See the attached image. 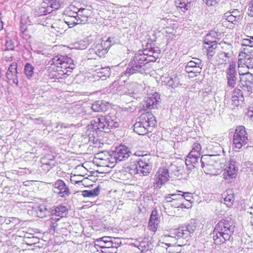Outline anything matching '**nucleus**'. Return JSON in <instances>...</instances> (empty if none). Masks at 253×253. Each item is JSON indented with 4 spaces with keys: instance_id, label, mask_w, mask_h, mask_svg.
<instances>
[{
    "instance_id": "nucleus-20",
    "label": "nucleus",
    "mask_w": 253,
    "mask_h": 253,
    "mask_svg": "<svg viewBox=\"0 0 253 253\" xmlns=\"http://www.w3.org/2000/svg\"><path fill=\"white\" fill-rule=\"evenodd\" d=\"M162 85H167L172 88L177 86L178 83V79L175 76L173 77H169V75L167 73L165 75L162 76L160 78Z\"/></svg>"
},
{
    "instance_id": "nucleus-38",
    "label": "nucleus",
    "mask_w": 253,
    "mask_h": 253,
    "mask_svg": "<svg viewBox=\"0 0 253 253\" xmlns=\"http://www.w3.org/2000/svg\"><path fill=\"white\" fill-rule=\"evenodd\" d=\"M100 193V188L97 186L92 190H84L82 192V195L84 197H95L99 195Z\"/></svg>"
},
{
    "instance_id": "nucleus-11",
    "label": "nucleus",
    "mask_w": 253,
    "mask_h": 253,
    "mask_svg": "<svg viewBox=\"0 0 253 253\" xmlns=\"http://www.w3.org/2000/svg\"><path fill=\"white\" fill-rule=\"evenodd\" d=\"M236 64L230 62L228 68L226 71V79L229 87L233 88L236 86L237 78L235 71Z\"/></svg>"
},
{
    "instance_id": "nucleus-50",
    "label": "nucleus",
    "mask_w": 253,
    "mask_h": 253,
    "mask_svg": "<svg viewBox=\"0 0 253 253\" xmlns=\"http://www.w3.org/2000/svg\"><path fill=\"white\" fill-rule=\"evenodd\" d=\"M181 196H183V200L185 199L188 202H191V200L193 199L191 193L189 192L183 193V194L181 195Z\"/></svg>"
},
{
    "instance_id": "nucleus-16",
    "label": "nucleus",
    "mask_w": 253,
    "mask_h": 253,
    "mask_svg": "<svg viewBox=\"0 0 253 253\" xmlns=\"http://www.w3.org/2000/svg\"><path fill=\"white\" fill-rule=\"evenodd\" d=\"M129 150L125 145H120L112 153L113 157L115 158L116 163L117 161H122L127 159L129 155Z\"/></svg>"
},
{
    "instance_id": "nucleus-52",
    "label": "nucleus",
    "mask_w": 253,
    "mask_h": 253,
    "mask_svg": "<svg viewBox=\"0 0 253 253\" xmlns=\"http://www.w3.org/2000/svg\"><path fill=\"white\" fill-rule=\"evenodd\" d=\"M112 240V238L110 237H103L101 238L97 239L96 241L97 242H99L100 244L101 242L105 244L107 241H111Z\"/></svg>"
},
{
    "instance_id": "nucleus-25",
    "label": "nucleus",
    "mask_w": 253,
    "mask_h": 253,
    "mask_svg": "<svg viewBox=\"0 0 253 253\" xmlns=\"http://www.w3.org/2000/svg\"><path fill=\"white\" fill-rule=\"evenodd\" d=\"M158 227V214L156 210L152 211L149 221V229L153 232H156Z\"/></svg>"
},
{
    "instance_id": "nucleus-12",
    "label": "nucleus",
    "mask_w": 253,
    "mask_h": 253,
    "mask_svg": "<svg viewBox=\"0 0 253 253\" xmlns=\"http://www.w3.org/2000/svg\"><path fill=\"white\" fill-rule=\"evenodd\" d=\"M177 239L174 235H164L159 240V253L162 251L166 252V248H169L170 245L176 244Z\"/></svg>"
},
{
    "instance_id": "nucleus-31",
    "label": "nucleus",
    "mask_w": 253,
    "mask_h": 253,
    "mask_svg": "<svg viewBox=\"0 0 253 253\" xmlns=\"http://www.w3.org/2000/svg\"><path fill=\"white\" fill-rule=\"evenodd\" d=\"M222 198L224 199V204L228 207H231L235 201L234 193L230 190L224 192L222 194Z\"/></svg>"
},
{
    "instance_id": "nucleus-29",
    "label": "nucleus",
    "mask_w": 253,
    "mask_h": 253,
    "mask_svg": "<svg viewBox=\"0 0 253 253\" xmlns=\"http://www.w3.org/2000/svg\"><path fill=\"white\" fill-rule=\"evenodd\" d=\"M91 108L94 112H104L108 108V103L103 100H97L92 104Z\"/></svg>"
},
{
    "instance_id": "nucleus-26",
    "label": "nucleus",
    "mask_w": 253,
    "mask_h": 253,
    "mask_svg": "<svg viewBox=\"0 0 253 253\" xmlns=\"http://www.w3.org/2000/svg\"><path fill=\"white\" fill-rule=\"evenodd\" d=\"M243 65H245L248 69L253 68V56L244 55L243 57L238 58V67L242 68Z\"/></svg>"
},
{
    "instance_id": "nucleus-27",
    "label": "nucleus",
    "mask_w": 253,
    "mask_h": 253,
    "mask_svg": "<svg viewBox=\"0 0 253 253\" xmlns=\"http://www.w3.org/2000/svg\"><path fill=\"white\" fill-rule=\"evenodd\" d=\"M144 72H145V70L142 67V65L137 64L134 63L132 66L126 68L125 72V75L126 76H130L138 73H143Z\"/></svg>"
},
{
    "instance_id": "nucleus-10",
    "label": "nucleus",
    "mask_w": 253,
    "mask_h": 253,
    "mask_svg": "<svg viewBox=\"0 0 253 253\" xmlns=\"http://www.w3.org/2000/svg\"><path fill=\"white\" fill-rule=\"evenodd\" d=\"M196 229V225L194 220L191 221L186 226L178 228L172 233L177 239L180 238L186 239L189 236L191 233H193Z\"/></svg>"
},
{
    "instance_id": "nucleus-33",
    "label": "nucleus",
    "mask_w": 253,
    "mask_h": 253,
    "mask_svg": "<svg viewBox=\"0 0 253 253\" xmlns=\"http://www.w3.org/2000/svg\"><path fill=\"white\" fill-rule=\"evenodd\" d=\"M203 50L207 52L208 58L211 59L216 52V49L217 47V43L213 44H204Z\"/></svg>"
},
{
    "instance_id": "nucleus-30",
    "label": "nucleus",
    "mask_w": 253,
    "mask_h": 253,
    "mask_svg": "<svg viewBox=\"0 0 253 253\" xmlns=\"http://www.w3.org/2000/svg\"><path fill=\"white\" fill-rule=\"evenodd\" d=\"M148 55L145 54L143 51H139L136 53L133 58V62L137 64H141L142 67L147 62Z\"/></svg>"
},
{
    "instance_id": "nucleus-64",
    "label": "nucleus",
    "mask_w": 253,
    "mask_h": 253,
    "mask_svg": "<svg viewBox=\"0 0 253 253\" xmlns=\"http://www.w3.org/2000/svg\"><path fill=\"white\" fill-rule=\"evenodd\" d=\"M248 116L250 117L251 120L253 121V111H251L248 112Z\"/></svg>"
},
{
    "instance_id": "nucleus-56",
    "label": "nucleus",
    "mask_w": 253,
    "mask_h": 253,
    "mask_svg": "<svg viewBox=\"0 0 253 253\" xmlns=\"http://www.w3.org/2000/svg\"><path fill=\"white\" fill-rule=\"evenodd\" d=\"M202 95L205 100L206 97L208 98V100H209L210 96H211V90L203 91Z\"/></svg>"
},
{
    "instance_id": "nucleus-62",
    "label": "nucleus",
    "mask_w": 253,
    "mask_h": 253,
    "mask_svg": "<svg viewBox=\"0 0 253 253\" xmlns=\"http://www.w3.org/2000/svg\"><path fill=\"white\" fill-rule=\"evenodd\" d=\"M247 212L253 217V207L249 208L247 210Z\"/></svg>"
},
{
    "instance_id": "nucleus-32",
    "label": "nucleus",
    "mask_w": 253,
    "mask_h": 253,
    "mask_svg": "<svg viewBox=\"0 0 253 253\" xmlns=\"http://www.w3.org/2000/svg\"><path fill=\"white\" fill-rule=\"evenodd\" d=\"M169 168H159V184L163 185L169 179Z\"/></svg>"
},
{
    "instance_id": "nucleus-9",
    "label": "nucleus",
    "mask_w": 253,
    "mask_h": 253,
    "mask_svg": "<svg viewBox=\"0 0 253 253\" xmlns=\"http://www.w3.org/2000/svg\"><path fill=\"white\" fill-rule=\"evenodd\" d=\"M238 73L240 76V86L250 94L252 92L253 84V77L249 72H243L241 68L238 67Z\"/></svg>"
},
{
    "instance_id": "nucleus-39",
    "label": "nucleus",
    "mask_w": 253,
    "mask_h": 253,
    "mask_svg": "<svg viewBox=\"0 0 253 253\" xmlns=\"http://www.w3.org/2000/svg\"><path fill=\"white\" fill-rule=\"evenodd\" d=\"M34 67L31 64L27 63L25 64L24 67V74L28 79H31L34 75Z\"/></svg>"
},
{
    "instance_id": "nucleus-34",
    "label": "nucleus",
    "mask_w": 253,
    "mask_h": 253,
    "mask_svg": "<svg viewBox=\"0 0 253 253\" xmlns=\"http://www.w3.org/2000/svg\"><path fill=\"white\" fill-rule=\"evenodd\" d=\"M193 0H176L175 6L181 9L183 12L187 10L191 6V3Z\"/></svg>"
},
{
    "instance_id": "nucleus-37",
    "label": "nucleus",
    "mask_w": 253,
    "mask_h": 253,
    "mask_svg": "<svg viewBox=\"0 0 253 253\" xmlns=\"http://www.w3.org/2000/svg\"><path fill=\"white\" fill-rule=\"evenodd\" d=\"M231 56V54L229 52H221L217 55V61L219 64H222L228 61Z\"/></svg>"
},
{
    "instance_id": "nucleus-55",
    "label": "nucleus",
    "mask_w": 253,
    "mask_h": 253,
    "mask_svg": "<svg viewBox=\"0 0 253 253\" xmlns=\"http://www.w3.org/2000/svg\"><path fill=\"white\" fill-rule=\"evenodd\" d=\"M248 13L249 16L253 17V0H252L249 4Z\"/></svg>"
},
{
    "instance_id": "nucleus-61",
    "label": "nucleus",
    "mask_w": 253,
    "mask_h": 253,
    "mask_svg": "<svg viewBox=\"0 0 253 253\" xmlns=\"http://www.w3.org/2000/svg\"><path fill=\"white\" fill-rule=\"evenodd\" d=\"M3 22L2 21L1 12L0 11V31L3 29Z\"/></svg>"
},
{
    "instance_id": "nucleus-19",
    "label": "nucleus",
    "mask_w": 253,
    "mask_h": 253,
    "mask_svg": "<svg viewBox=\"0 0 253 253\" xmlns=\"http://www.w3.org/2000/svg\"><path fill=\"white\" fill-rule=\"evenodd\" d=\"M170 197H166L164 201L163 207L165 212L169 215H172L174 212L172 211V208H179L178 204L180 201L170 200Z\"/></svg>"
},
{
    "instance_id": "nucleus-21",
    "label": "nucleus",
    "mask_w": 253,
    "mask_h": 253,
    "mask_svg": "<svg viewBox=\"0 0 253 253\" xmlns=\"http://www.w3.org/2000/svg\"><path fill=\"white\" fill-rule=\"evenodd\" d=\"M48 224L50 230L53 231H57L64 228V223L59 218H50L48 220Z\"/></svg>"
},
{
    "instance_id": "nucleus-22",
    "label": "nucleus",
    "mask_w": 253,
    "mask_h": 253,
    "mask_svg": "<svg viewBox=\"0 0 253 253\" xmlns=\"http://www.w3.org/2000/svg\"><path fill=\"white\" fill-rule=\"evenodd\" d=\"M202 67L194 64V63L188 62L185 67V71L191 77L197 76L202 71Z\"/></svg>"
},
{
    "instance_id": "nucleus-44",
    "label": "nucleus",
    "mask_w": 253,
    "mask_h": 253,
    "mask_svg": "<svg viewBox=\"0 0 253 253\" xmlns=\"http://www.w3.org/2000/svg\"><path fill=\"white\" fill-rule=\"evenodd\" d=\"M48 4L50 8L53 10L59 9L60 6L61 2L59 0H48Z\"/></svg>"
},
{
    "instance_id": "nucleus-23",
    "label": "nucleus",
    "mask_w": 253,
    "mask_h": 253,
    "mask_svg": "<svg viewBox=\"0 0 253 253\" xmlns=\"http://www.w3.org/2000/svg\"><path fill=\"white\" fill-rule=\"evenodd\" d=\"M48 0H43L40 6L36 10L37 15L38 16L45 15L52 12V9L49 6Z\"/></svg>"
},
{
    "instance_id": "nucleus-48",
    "label": "nucleus",
    "mask_w": 253,
    "mask_h": 253,
    "mask_svg": "<svg viewBox=\"0 0 253 253\" xmlns=\"http://www.w3.org/2000/svg\"><path fill=\"white\" fill-rule=\"evenodd\" d=\"M77 16H83L85 18H87L88 17V11L87 9H83L82 10H79L78 12L75 13ZM76 16H73L74 19H75V17Z\"/></svg>"
},
{
    "instance_id": "nucleus-58",
    "label": "nucleus",
    "mask_w": 253,
    "mask_h": 253,
    "mask_svg": "<svg viewBox=\"0 0 253 253\" xmlns=\"http://www.w3.org/2000/svg\"><path fill=\"white\" fill-rule=\"evenodd\" d=\"M165 31L168 34H172L174 31V29L171 27H167L165 28Z\"/></svg>"
},
{
    "instance_id": "nucleus-24",
    "label": "nucleus",
    "mask_w": 253,
    "mask_h": 253,
    "mask_svg": "<svg viewBox=\"0 0 253 253\" xmlns=\"http://www.w3.org/2000/svg\"><path fill=\"white\" fill-rule=\"evenodd\" d=\"M68 213V208L66 206L62 205L57 206L51 211V214L52 215L58 216L60 219L63 217H66Z\"/></svg>"
},
{
    "instance_id": "nucleus-7",
    "label": "nucleus",
    "mask_w": 253,
    "mask_h": 253,
    "mask_svg": "<svg viewBox=\"0 0 253 253\" xmlns=\"http://www.w3.org/2000/svg\"><path fill=\"white\" fill-rule=\"evenodd\" d=\"M93 162L98 167L113 168L116 160L113 154L107 151H103L96 154Z\"/></svg>"
},
{
    "instance_id": "nucleus-15",
    "label": "nucleus",
    "mask_w": 253,
    "mask_h": 253,
    "mask_svg": "<svg viewBox=\"0 0 253 253\" xmlns=\"http://www.w3.org/2000/svg\"><path fill=\"white\" fill-rule=\"evenodd\" d=\"M53 187L55 189V192L57 193L61 197H65L70 194L69 189L62 180H56L53 184Z\"/></svg>"
},
{
    "instance_id": "nucleus-5",
    "label": "nucleus",
    "mask_w": 253,
    "mask_h": 253,
    "mask_svg": "<svg viewBox=\"0 0 253 253\" xmlns=\"http://www.w3.org/2000/svg\"><path fill=\"white\" fill-rule=\"evenodd\" d=\"M157 125L156 118L152 113L147 112L142 114L133 126V130L139 135H144Z\"/></svg>"
},
{
    "instance_id": "nucleus-43",
    "label": "nucleus",
    "mask_w": 253,
    "mask_h": 253,
    "mask_svg": "<svg viewBox=\"0 0 253 253\" xmlns=\"http://www.w3.org/2000/svg\"><path fill=\"white\" fill-rule=\"evenodd\" d=\"M181 246L180 245L176 246L174 245H170L169 248H166V252L162 251V253H179L180 252V250H179L178 248Z\"/></svg>"
},
{
    "instance_id": "nucleus-40",
    "label": "nucleus",
    "mask_w": 253,
    "mask_h": 253,
    "mask_svg": "<svg viewBox=\"0 0 253 253\" xmlns=\"http://www.w3.org/2000/svg\"><path fill=\"white\" fill-rule=\"evenodd\" d=\"M39 238L35 237L33 234H29L28 236H25L24 237L25 243L29 246H32L39 243Z\"/></svg>"
},
{
    "instance_id": "nucleus-49",
    "label": "nucleus",
    "mask_w": 253,
    "mask_h": 253,
    "mask_svg": "<svg viewBox=\"0 0 253 253\" xmlns=\"http://www.w3.org/2000/svg\"><path fill=\"white\" fill-rule=\"evenodd\" d=\"M170 200L172 201H183V196H181L180 194H173L171 195V196H170Z\"/></svg>"
},
{
    "instance_id": "nucleus-2",
    "label": "nucleus",
    "mask_w": 253,
    "mask_h": 253,
    "mask_svg": "<svg viewBox=\"0 0 253 253\" xmlns=\"http://www.w3.org/2000/svg\"><path fill=\"white\" fill-rule=\"evenodd\" d=\"M75 68L72 59L67 56H55L52 59L50 72L57 79L66 78Z\"/></svg>"
},
{
    "instance_id": "nucleus-14",
    "label": "nucleus",
    "mask_w": 253,
    "mask_h": 253,
    "mask_svg": "<svg viewBox=\"0 0 253 253\" xmlns=\"http://www.w3.org/2000/svg\"><path fill=\"white\" fill-rule=\"evenodd\" d=\"M248 38L242 40L241 45L245 47L243 48L244 53L239 54L238 58L243 57L244 55L253 57V36H248Z\"/></svg>"
},
{
    "instance_id": "nucleus-46",
    "label": "nucleus",
    "mask_w": 253,
    "mask_h": 253,
    "mask_svg": "<svg viewBox=\"0 0 253 253\" xmlns=\"http://www.w3.org/2000/svg\"><path fill=\"white\" fill-rule=\"evenodd\" d=\"M92 36L91 35H90L89 36L87 37L84 39V40L80 41V42L83 43V45L82 47H81L82 49H84L87 47V46L91 43H92Z\"/></svg>"
},
{
    "instance_id": "nucleus-47",
    "label": "nucleus",
    "mask_w": 253,
    "mask_h": 253,
    "mask_svg": "<svg viewBox=\"0 0 253 253\" xmlns=\"http://www.w3.org/2000/svg\"><path fill=\"white\" fill-rule=\"evenodd\" d=\"M225 17H226L227 20L229 22L233 23L234 22H236L238 19H239V17L233 15L230 13H226Z\"/></svg>"
},
{
    "instance_id": "nucleus-6",
    "label": "nucleus",
    "mask_w": 253,
    "mask_h": 253,
    "mask_svg": "<svg viewBox=\"0 0 253 253\" xmlns=\"http://www.w3.org/2000/svg\"><path fill=\"white\" fill-rule=\"evenodd\" d=\"M242 157V155L240 154L236 156L235 158L231 159L230 163L225 168L222 175L226 182H230L233 178H236L239 166V163L237 161H241Z\"/></svg>"
},
{
    "instance_id": "nucleus-8",
    "label": "nucleus",
    "mask_w": 253,
    "mask_h": 253,
    "mask_svg": "<svg viewBox=\"0 0 253 253\" xmlns=\"http://www.w3.org/2000/svg\"><path fill=\"white\" fill-rule=\"evenodd\" d=\"M248 141V135L245 127L242 126H237L233 137L235 147L240 149L247 144Z\"/></svg>"
},
{
    "instance_id": "nucleus-41",
    "label": "nucleus",
    "mask_w": 253,
    "mask_h": 253,
    "mask_svg": "<svg viewBox=\"0 0 253 253\" xmlns=\"http://www.w3.org/2000/svg\"><path fill=\"white\" fill-rule=\"evenodd\" d=\"M242 171L253 174V163L251 162H246L242 165Z\"/></svg>"
},
{
    "instance_id": "nucleus-45",
    "label": "nucleus",
    "mask_w": 253,
    "mask_h": 253,
    "mask_svg": "<svg viewBox=\"0 0 253 253\" xmlns=\"http://www.w3.org/2000/svg\"><path fill=\"white\" fill-rule=\"evenodd\" d=\"M83 179V176L81 175L71 174L70 176L71 182L73 184H76L82 182Z\"/></svg>"
},
{
    "instance_id": "nucleus-59",
    "label": "nucleus",
    "mask_w": 253,
    "mask_h": 253,
    "mask_svg": "<svg viewBox=\"0 0 253 253\" xmlns=\"http://www.w3.org/2000/svg\"><path fill=\"white\" fill-rule=\"evenodd\" d=\"M183 201H180V204H178L179 205V208L181 209H184V208H188L190 206V204H189L188 206L185 205L183 202Z\"/></svg>"
},
{
    "instance_id": "nucleus-42",
    "label": "nucleus",
    "mask_w": 253,
    "mask_h": 253,
    "mask_svg": "<svg viewBox=\"0 0 253 253\" xmlns=\"http://www.w3.org/2000/svg\"><path fill=\"white\" fill-rule=\"evenodd\" d=\"M162 155H164V154H162ZM160 157L161 158L159 159V163L161 164V166H159V168L161 167L162 168H169L171 165L169 159L168 158H164L163 156H159V158Z\"/></svg>"
},
{
    "instance_id": "nucleus-60",
    "label": "nucleus",
    "mask_w": 253,
    "mask_h": 253,
    "mask_svg": "<svg viewBox=\"0 0 253 253\" xmlns=\"http://www.w3.org/2000/svg\"><path fill=\"white\" fill-rule=\"evenodd\" d=\"M65 22L67 23V24L68 25V26L70 28H72L75 25H76L77 24V22H75V21L70 22V21H66Z\"/></svg>"
},
{
    "instance_id": "nucleus-36",
    "label": "nucleus",
    "mask_w": 253,
    "mask_h": 253,
    "mask_svg": "<svg viewBox=\"0 0 253 253\" xmlns=\"http://www.w3.org/2000/svg\"><path fill=\"white\" fill-rule=\"evenodd\" d=\"M114 244L112 240L111 241H107L105 244L101 242L99 244V246L102 249L101 252L103 253H112V252L109 250L115 247Z\"/></svg>"
},
{
    "instance_id": "nucleus-54",
    "label": "nucleus",
    "mask_w": 253,
    "mask_h": 253,
    "mask_svg": "<svg viewBox=\"0 0 253 253\" xmlns=\"http://www.w3.org/2000/svg\"><path fill=\"white\" fill-rule=\"evenodd\" d=\"M20 31L23 34H26L28 31L27 26L24 23H21L20 24Z\"/></svg>"
},
{
    "instance_id": "nucleus-53",
    "label": "nucleus",
    "mask_w": 253,
    "mask_h": 253,
    "mask_svg": "<svg viewBox=\"0 0 253 253\" xmlns=\"http://www.w3.org/2000/svg\"><path fill=\"white\" fill-rule=\"evenodd\" d=\"M193 60H191L189 62H193L194 63V64L202 68L203 66V63H202V61L201 59L196 58H193Z\"/></svg>"
},
{
    "instance_id": "nucleus-51",
    "label": "nucleus",
    "mask_w": 253,
    "mask_h": 253,
    "mask_svg": "<svg viewBox=\"0 0 253 253\" xmlns=\"http://www.w3.org/2000/svg\"><path fill=\"white\" fill-rule=\"evenodd\" d=\"M208 6H214L219 2L218 0H203Z\"/></svg>"
},
{
    "instance_id": "nucleus-4",
    "label": "nucleus",
    "mask_w": 253,
    "mask_h": 253,
    "mask_svg": "<svg viewBox=\"0 0 253 253\" xmlns=\"http://www.w3.org/2000/svg\"><path fill=\"white\" fill-rule=\"evenodd\" d=\"M90 126L96 132H108L113 127L119 126V123L116 118L110 114L102 116L100 115L94 118L90 122Z\"/></svg>"
},
{
    "instance_id": "nucleus-3",
    "label": "nucleus",
    "mask_w": 253,
    "mask_h": 253,
    "mask_svg": "<svg viewBox=\"0 0 253 253\" xmlns=\"http://www.w3.org/2000/svg\"><path fill=\"white\" fill-rule=\"evenodd\" d=\"M234 229L233 222L230 219H225L219 221L213 232L214 243L221 244L229 240L233 233Z\"/></svg>"
},
{
    "instance_id": "nucleus-18",
    "label": "nucleus",
    "mask_w": 253,
    "mask_h": 253,
    "mask_svg": "<svg viewBox=\"0 0 253 253\" xmlns=\"http://www.w3.org/2000/svg\"><path fill=\"white\" fill-rule=\"evenodd\" d=\"M202 150L201 145L199 143H194L192 145V149L187 156L188 159L186 161L189 159L191 163L195 164L198 162L197 160L200 156V153Z\"/></svg>"
},
{
    "instance_id": "nucleus-17",
    "label": "nucleus",
    "mask_w": 253,
    "mask_h": 253,
    "mask_svg": "<svg viewBox=\"0 0 253 253\" xmlns=\"http://www.w3.org/2000/svg\"><path fill=\"white\" fill-rule=\"evenodd\" d=\"M135 170L136 173L142 175H148L151 170V166L147 163L144 161L143 158L139 159L135 165Z\"/></svg>"
},
{
    "instance_id": "nucleus-57",
    "label": "nucleus",
    "mask_w": 253,
    "mask_h": 253,
    "mask_svg": "<svg viewBox=\"0 0 253 253\" xmlns=\"http://www.w3.org/2000/svg\"><path fill=\"white\" fill-rule=\"evenodd\" d=\"M5 46H6V49L7 50H13L14 48V45L11 41L6 42L5 43Z\"/></svg>"
},
{
    "instance_id": "nucleus-1",
    "label": "nucleus",
    "mask_w": 253,
    "mask_h": 253,
    "mask_svg": "<svg viewBox=\"0 0 253 253\" xmlns=\"http://www.w3.org/2000/svg\"><path fill=\"white\" fill-rule=\"evenodd\" d=\"M209 148L211 150L213 149L217 153L214 155H203L200 160L201 166L206 173L216 175L220 172L222 167L221 163L217 158L221 152H224V150L219 143L213 142L209 144Z\"/></svg>"
},
{
    "instance_id": "nucleus-13",
    "label": "nucleus",
    "mask_w": 253,
    "mask_h": 253,
    "mask_svg": "<svg viewBox=\"0 0 253 253\" xmlns=\"http://www.w3.org/2000/svg\"><path fill=\"white\" fill-rule=\"evenodd\" d=\"M17 63L14 62L9 66L5 76L9 84L18 85Z\"/></svg>"
},
{
    "instance_id": "nucleus-35",
    "label": "nucleus",
    "mask_w": 253,
    "mask_h": 253,
    "mask_svg": "<svg viewBox=\"0 0 253 253\" xmlns=\"http://www.w3.org/2000/svg\"><path fill=\"white\" fill-rule=\"evenodd\" d=\"M216 33L214 31H211L209 34H207L205 37L204 41V44H213V43H217L216 39L215 37Z\"/></svg>"
},
{
    "instance_id": "nucleus-28",
    "label": "nucleus",
    "mask_w": 253,
    "mask_h": 253,
    "mask_svg": "<svg viewBox=\"0 0 253 253\" xmlns=\"http://www.w3.org/2000/svg\"><path fill=\"white\" fill-rule=\"evenodd\" d=\"M243 95L242 90L239 88H236L233 92L232 97V104L234 106H238L240 102H242Z\"/></svg>"
},
{
    "instance_id": "nucleus-63",
    "label": "nucleus",
    "mask_w": 253,
    "mask_h": 253,
    "mask_svg": "<svg viewBox=\"0 0 253 253\" xmlns=\"http://www.w3.org/2000/svg\"><path fill=\"white\" fill-rule=\"evenodd\" d=\"M39 209L41 212H43L44 211H46L47 210L44 206L42 205L39 207Z\"/></svg>"
}]
</instances>
